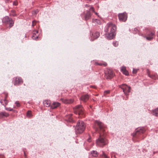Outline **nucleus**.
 Wrapping results in <instances>:
<instances>
[{
    "mask_svg": "<svg viewBox=\"0 0 158 158\" xmlns=\"http://www.w3.org/2000/svg\"><path fill=\"white\" fill-rule=\"evenodd\" d=\"M10 14L11 15L13 16L16 15V14L15 13V11L14 10H12L11 11Z\"/></svg>",
    "mask_w": 158,
    "mask_h": 158,
    "instance_id": "obj_27",
    "label": "nucleus"
},
{
    "mask_svg": "<svg viewBox=\"0 0 158 158\" xmlns=\"http://www.w3.org/2000/svg\"><path fill=\"white\" fill-rule=\"evenodd\" d=\"M85 6L86 7H89V8H90V7H91L92 6H90L89 5H88V4H86L85 5ZM90 8H89V9Z\"/></svg>",
    "mask_w": 158,
    "mask_h": 158,
    "instance_id": "obj_36",
    "label": "nucleus"
},
{
    "mask_svg": "<svg viewBox=\"0 0 158 158\" xmlns=\"http://www.w3.org/2000/svg\"><path fill=\"white\" fill-rule=\"evenodd\" d=\"M36 23V22L35 21H32V26H34L35 25V24Z\"/></svg>",
    "mask_w": 158,
    "mask_h": 158,
    "instance_id": "obj_35",
    "label": "nucleus"
},
{
    "mask_svg": "<svg viewBox=\"0 0 158 158\" xmlns=\"http://www.w3.org/2000/svg\"><path fill=\"white\" fill-rule=\"evenodd\" d=\"M94 12L95 13V14L96 15H98V13L97 12Z\"/></svg>",
    "mask_w": 158,
    "mask_h": 158,
    "instance_id": "obj_40",
    "label": "nucleus"
},
{
    "mask_svg": "<svg viewBox=\"0 0 158 158\" xmlns=\"http://www.w3.org/2000/svg\"><path fill=\"white\" fill-rule=\"evenodd\" d=\"M105 77L107 79H111L114 75L112 71L110 69H107L105 72Z\"/></svg>",
    "mask_w": 158,
    "mask_h": 158,
    "instance_id": "obj_6",
    "label": "nucleus"
},
{
    "mask_svg": "<svg viewBox=\"0 0 158 158\" xmlns=\"http://www.w3.org/2000/svg\"><path fill=\"white\" fill-rule=\"evenodd\" d=\"M9 114L4 112L0 113V118H3L4 117H7L9 116Z\"/></svg>",
    "mask_w": 158,
    "mask_h": 158,
    "instance_id": "obj_21",
    "label": "nucleus"
},
{
    "mask_svg": "<svg viewBox=\"0 0 158 158\" xmlns=\"http://www.w3.org/2000/svg\"><path fill=\"white\" fill-rule=\"evenodd\" d=\"M62 102L65 104H70L73 103V102L74 100L72 99H61Z\"/></svg>",
    "mask_w": 158,
    "mask_h": 158,
    "instance_id": "obj_12",
    "label": "nucleus"
},
{
    "mask_svg": "<svg viewBox=\"0 0 158 158\" xmlns=\"http://www.w3.org/2000/svg\"><path fill=\"white\" fill-rule=\"evenodd\" d=\"M137 70L134 69H133L132 72H133V73H136L137 72Z\"/></svg>",
    "mask_w": 158,
    "mask_h": 158,
    "instance_id": "obj_33",
    "label": "nucleus"
},
{
    "mask_svg": "<svg viewBox=\"0 0 158 158\" xmlns=\"http://www.w3.org/2000/svg\"><path fill=\"white\" fill-rule=\"evenodd\" d=\"M82 106L81 105H79L76 106V109H79V108H82Z\"/></svg>",
    "mask_w": 158,
    "mask_h": 158,
    "instance_id": "obj_30",
    "label": "nucleus"
},
{
    "mask_svg": "<svg viewBox=\"0 0 158 158\" xmlns=\"http://www.w3.org/2000/svg\"><path fill=\"white\" fill-rule=\"evenodd\" d=\"M116 26L111 23H108L105 27V31L107 38L109 39H112L116 34Z\"/></svg>",
    "mask_w": 158,
    "mask_h": 158,
    "instance_id": "obj_2",
    "label": "nucleus"
},
{
    "mask_svg": "<svg viewBox=\"0 0 158 158\" xmlns=\"http://www.w3.org/2000/svg\"><path fill=\"white\" fill-rule=\"evenodd\" d=\"M154 35V33L153 32H151L150 34L148 35V36L146 37V38L147 40H151L153 38Z\"/></svg>",
    "mask_w": 158,
    "mask_h": 158,
    "instance_id": "obj_17",
    "label": "nucleus"
},
{
    "mask_svg": "<svg viewBox=\"0 0 158 158\" xmlns=\"http://www.w3.org/2000/svg\"><path fill=\"white\" fill-rule=\"evenodd\" d=\"M89 96L88 94H86L82 95L80 98V100L84 102H86L89 99Z\"/></svg>",
    "mask_w": 158,
    "mask_h": 158,
    "instance_id": "obj_11",
    "label": "nucleus"
},
{
    "mask_svg": "<svg viewBox=\"0 0 158 158\" xmlns=\"http://www.w3.org/2000/svg\"><path fill=\"white\" fill-rule=\"evenodd\" d=\"M88 141L89 142H90L91 141V139L90 138H89L88 139Z\"/></svg>",
    "mask_w": 158,
    "mask_h": 158,
    "instance_id": "obj_38",
    "label": "nucleus"
},
{
    "mask_svg": "<svg viewBox=\"0 0 158 158\" xmlns=\"http://www.w3.org/2000/svg\"><path fill=\"white\" fill-rule=\"evenodd\" d=\"M44 106L46 107H49L51 105V101L50 100H45L43 102Z\"/></svg>",
    "mask_w": 158,
    "mask_h": 158,
    "instance_id": "obj_15",
    "label": "nucleus"
},
{
    "mask_svg": "<svg viewBox=\"0 0 158 158\" xmlns=\"http://www.w3.org/2000/svg\"><path fill=\"white\" fill-rule=\"evenodd\" d=\"M120 87L123 90V91L126 95H128L131 91V88L125 84L121 85Z\"/></svg>",
    "mask_w": 158,
    "mask_h": 158,
    "instance_id": "obj_5",
    "label": "nucleus"
},
{
    "mask_svg": "<svg viewBox=\"0 0 158 158\" xmlns=\"http://www.w3.org/2000/svg\"><path fill=\"white\" fill-rule=\"evenodd\" d=\"M121 71L125 75H128L129 73L127 71L125 67L123 66L121 68Z\"/></svg>",
    "mask_w": 158,
    "mask_h": 158,
    "instance_id": "obj_16",
    "label": "nucleus"
},
{
    "mask_svg": "<svg viewBox=\"0 0 158 158\" xmlns=\"http://www.w3.org/2000/svg\"><path fill=\"white\" fill-rule=\"evenodd\" d=\"M38 33V31H34L33 33V35L32 36V38L33 40H36L38 38V36L36 35V34Z\"/></svg>",
    "mask_w": 158,
    "mask_h": 158,
    "instance_id": "obj_20",
    "label": "nucleus"
},
{
    "mask_svg": "<svg viewBox=\"0 0 158 158\" xmlns=\"http://www.w3.org/2000/svg\"><path fill=\"white\" fill-rule=\"evenodd\" d=\"M110 92V91L109 90H106L104 91V94H107L109 93Z\"/></svg>",
    "mask_w": 158,
    "mask_h": 158,
    "instance_id": "obj_32",
    "label": "nucleus"
},
{
    "mask_svg": "<svg viewBox=\"0 0 158 158\" xmlns=\"http://www.w3.org/2000/svg\"><path fill=\"white\" fill-rule=\"evenodd\" d=\"M118 16L120 21L125 22L127 19V14L125 13L119 14Z\"/></svg>",
    "mask_w": 158,
    "mask_h": 158,
    "instance_id": "obj_9",
    "label": "nucleus"
},
{
    "mask_svg": "<svg viewBox=\"0 0 158 158\" xmlns=\"http://www.w3.org/2000/svg\"><path fill=\"white\" fill-rule=\"evenodd\" d=\"M100 36V33L98 32H96L94 34H92V38L94 39H97Z\"/></svg>",
    "mask_w": 158,
    "mask_h": 158,
    "instance_id": "obj_18",
    "label": "nucleus"
},
{
    "mask_svg": "<svg viewBox=\"0 0 158 158\" xmlns=\"http://www.w3.org/2000/svg\"><path fill=\"white\" fill-rule=\"evenodd\" d=\"M12 110H13V109H9V111H12Z\"/></svg>",
    "mask_w": 158,
    "mask_h": 158,
    "instance_id": "obj_41",
    "label": "nucleus"
},
{
    "mask_svg": "<svg viewBox=\"0 0 158 158\" xmlns=\"http://www.w3.org/2000/svg\"><path fill=\"white\" fill-rule=\"evenodd\" d=\"M36 14V11H34L32 12V14L33 15H35Z\"/></svg>",
    "mask_w": 158,
    "mask_h": 158,
    "instance_id": "obj_37",
    "label": "nucleus"
},
{
    "mask_svg": "<svg viewBox=\"0 0 158 158\" xmlns=\"http://www.w3.org/2000/svg\"><path fill=\"white\" fill-rule=\"evenodd\" d=\"M60 103L58 102H53L51 105V109H54L59 107L60 106Z\"/></svg>",
    "mask_w": 158,
    "mask_h": 158,
    "instance_id": "obj_13",
    "label": "nucleus"
},
{
    "mask_svg": "<svg viewBox=\"0 0 158 158\" xmlns=\"http://www.w3.org/2000/svg\"><path fill=\"white\" fill-rule=\"evenodd\" d=\"M145 131L143 128L138 129L136 130L135 133L133 134V136L134 137H137L139 135L144 133Z\"/></svg>",
    "mask_w": 158,
    "mask_h": 158,
    "instance_id": "obj_8",
    "label": "nucleus"
},
{
    "mask_svg": "<svg viewBox=\"0 0 158 158\" xmlns=\"http://www.w3.org/2000/svg\"><path fill=\"white\" fill-rule=\"evenodd\" d=\"M113 45L115 47H117L118 45V42L117 41H114L113 43Z\"/></svg>",
    "mask_w": 158,
    "mask_h": 158,
    "instance_id": "obj_28",
    "label": "nucleus"
},
{
    "mask_svg": "<svg viewBox=\"0 0 158 158\" xmlns=\"http://www.w3.org/2000/svg\"><path fill=\"white\" fill-rule=\"evenodd\" d=\"M2 22L6 24H9V27L10 28L13 26L14 23L12 19L8 16H6L3 18L2 19Z\"/></svg>",
    "mask_w": 158,
    "mask_h": 158,
    "instance_id": "obj_4",
    "label": "nucleus"
},
{
    "mask_svg": "<svg viewBox=\"0 0 158 158\" xmlns=\"http://www.w3.org/2000/svg\"><path fill=\"white\" fill-rule=\"evenodd\" d=\"M16 105L17 107H19L20 106V103L18 102H15Z\"/></svg>",
    "mask_w": 158,
    "mask_h": 158,
    "instance_id": "obj_31",
    "label": "nucleus"
},
{
    "mask_svg": "<svg viewBox=\"0 0 158 158\" xmlns=\"http://www.w3.org/2000/svg\"><path fill=\"white\" fill-rule=\"evenodd\" d=\"M87 10V13L85 14V19L86 20H87L90 18L91 16V11L93 12H94V9L93 7H90L88 10Z\"/></svg>",
    "mask_w": 158,
    "mask_h": 158,
    "instance_id": "obj_7",
    "label": "nucleus"
},
{
    "mask_svg": "<svg viewBox=\"0 0 158 158\" xmlns=\"http://www.w3.org/2000/svg\"><path fill=\"white\" fill-rule=\"evenodd\" d=\"M102 156L104 158H108V156L106 155L103 152H102Z\"/></svg>",
    "mask_w": 158,
    "mask_h": 158,
    "instance_id": "obj_29",
    "label": "nucleus"
},
{
    "mask_svg": "<svg viewBox=\"0 0 158 158\" xmlns=\"http://www.w3.org/2000/svg\"><path fill=\"white\" fill-rule=\"evenodd\" d=\"M91 155L94 157H96L98 156V154L97 151H93L91 152Z\"/></svg>",
    "mask_w": 158,
    "mask_h": 158,
    "instance_id": "obj_22",
    "label": "nucleus"
},
{
    "mask_svg": "<svg viewBox=\"0 0 158 158\" xmlns=\"http://www.w3.org/2000/svg\"><path fill=\"white\" fill-rule=\"evenodd\" d=\"M152 113L154 115L158 116V109H153L152 110Z\"/></svg>",
    "mask_w": 158,
    "mask_h": 158,
    "instance_id": "obj_23",
    "label": "nucleus"
},
{
    "mask_svg": "<svg viewBox=\"0 0 158 158\" xmlns=\"http://www.w3.org/2000/svg\"><path fill=\"white\" fill-rule=\"evenodd\" d=\"M94 128L96 131L100 133L99 137L96 140L97 145L99 146L103 147L106 144V140L104 137L102 136L101 134L99 131V130H100L102 132L104 131L105 130L103 124L98 121H95L94 126Z\"/></svg>",
    "mask_w": 158,
    "mask_h": 158,
    "instance_id": "obj_1",
    "label": "nucleus"
},
{
    "mask_svg": "<svg viewBox=\"0 0 158 158\" xmlns=\"http://www.w3.org/2000/svg\"><path fill=\"white\" fill-rule=\"evenodd\" d=\"M23 83V80L20 77H16L15 85L21 84Z\"/></svg>",
    "mask_w": 158,
    "mask_h": 158,
    "instance_id": "obj_14",
    "label": "nucleus"
},
{
    "mask_svg": "<svg viewBox=\"0 0 158 158\" xmlns=\"http://www.w3.org/2000/svg\"><path fill=\"white\" fill-rule=\"evenodd\" d=\"M27 117L30 118L32 116L31 112V110H28L27 113Z\"/></svg>",
    "mask_w": 158,
    "mask_h": 158,
    "instance_id": "obj_25",
    "label": "nucleus"
},
{
    "mask_svg": "<svg viewBox=\"0 0 158 158\" xmlns=\"http://www.w3.org/2000/svg\"><path fill=\"white\" fill-rule=\"evenodd\" d=\"M0 102L3 105L5 106L7 103V101L6 100V99L4 100H2L0 101Z\"/></svg>",
    "mask_w": 158,
    "mask_h": 158,
    "instance_id": "obj_24",
    "label": "nucleus"
},
{
    "mask_svg": "<svg viewBox=\"0 0 158 158\" xmlns=\"http://www.w3.org/2000/svg\"><path fill=\"white\" fill-rule=\"evenodd\" d=\"M74 112L76 114H78L79 115L81 118L84 116L83 111L82 109H74Z\"/></svg>",
    "mask_w": 158,
    "mask_h": 158,
    "instance_id": "obj_10",
    "label": "nucleus"
},
{
    "mask_svg": "<svg viewBox=\"0 0 158 158\" xmlns=\"http://www.w3.org/2000/svg\"><path fill=\"white\" fill-rule=\"evenodd\" d=\"M85 126L84 123L82 121L79 120L77 122L75 128L76 134L82 133L85 129Z\"/></svg>",
    "mask_w": 158,
    "mask_h": 158,
    "instance_id": "obj_3",
    "label": "nucleus"
},
{
    "mask_svg": "<svg viewBox=\"0 0 158 158\" xmlns=\"http://www.w3.org/2000/svg\"><path fill=\"white\" fill-rule=\"evenodd\" d=\"M10 0H5V2L6 3L9 2Z\"/></svg>",
    "mask_w": 158,
    "mask_h": 158,
    "instance_id": "obj_39",
    "label": "nucleus"
},
{
    "mask_svg": "<svg viewBox=\"0 0 158 158\" xmlns=\"http://www.w3.org/2000/svg\"><path fill=\"white\" fill-rule=\"evenodd\" d=\"M92 22L95 24H101L100 20L97 19H93Z\"/></svg>",
    "mask_w": 158,
    "mask_h": 158,
    "instance_id": "obj_19",
    "label": "nucleus"
},
{
    "mask_svg": "<svg viewBox=\"0 0 158 158\" xmlns=\"http://www.w3.org/2000/svg\"><path fill=\"white\" fill-rule=\"evenodd\" d=\"M96 64H98V65H103L104 66H106L107 64L106 63V62H104L103 63H96Z\"/></svg>",
    "mask_w": 158,
    "mask_h": 158,
    "instance_id": "obj_26",
    "label": "nucleus"
},
{
    "mask_svg": "<svg viewBox=\"0 0 158 158\" xmlns=\"http://www.w3.org/2000/svg\"><path fill=\"white\" fill-rule=\"evenodd\" d=\"M13 5L15 6H16L18 5V2L17 1H15L13 2Z\"/></svg>",
    "mask_w": 158,
    "mask_h": 158,
    "instance_id": "obj_34",
    "label": "nucleus"
}]
</instances>
